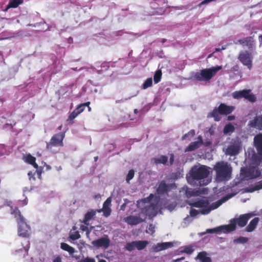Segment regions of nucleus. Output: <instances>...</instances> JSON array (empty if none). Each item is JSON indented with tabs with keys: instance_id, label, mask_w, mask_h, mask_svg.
<instances>
[{
	"instance_id": "obj_45",
	"label": "nucleus",
	"mask_w": 262,
	"mask_h": 262,
	"mask_svg": "<svg viewBox=\"0 0 262 262\" xmlns=\"http://www.w3.org/2000/svg\"><path fill=\"white\" fill-rule=\"evenodd\" d=\"M134 174L135 172L133 169H131L128 171L126 178V181L127 182H129V181L134 178Z\"/></svg>"
},
{
	"instance_id": "obj_37",
	"label": "nucleus",
	"mask_w": 262,
	"mask_h": 262,
	"mask_svg": "<svg viewBox=\"0 0 262 262\" xmlns=\"http://www.w3.org/2000/svg\"><path fill=\"white\" fill-rule=\"evenodd\" d=\"M162 75V73L161 70H158L156 71L154 76V81L155 83H158L161 81Z\"/></svg>"
},
{
	"instance_id": "obj_20",
	"label": "nucleus",
	"mask_w": 262,
	"mask_h": 262,
	"mask_svg": "<svg viewBox=\"0 0 262 262\" xmlns=\"http://www.w3.org/2000/svg\"><path fill=\"white\" fill-rule=\"evenodd\" d=\"M169 191L168 185L164 181H162L157 189V192L158 194L162 195L167 193Z\"/></svg>"
},
{
	"instance_id": "obj_63",
	"label": "nucleus",
	"mask_w": 262,
	"mask_h": 262,
	"mask_svg": "<svg viewBox=\"0 0 262 262\" xmlns=\"http://www.w3.org/2000/svg\"><path fill=\"white\" fill-rule=\"evenodd\" d=\"M27 243L28 244H27V246L25 247L26 250H28L29 248V247H30V246H29V244H29V241L27 242Z\"/></svg>"
},
{
	"instance_id": "obj_57",
	"label": "nucleus",
	"mask_w": 262,
	"mask_h": 262,
	"mask_svg": "<svg viewBox=\"0 0 262 262\" xmlns=\"http://www.w3.org/2000/svg\"><path fill=\"white\" fill-rule=\"evenodd\" d=\"M53 262H61V258L59 257L55 258Z\"/></svg>"
},
{
	"instance_id": "obj_26",
	"label": "nucleus",
	"mask_w": 262,
	"mask_h": 262,
	"mask_svg": "<svg viewBox=\"0 0 262 262\" xmlns=\"http://www.w3.org/2000/svg\"><path fill=\"white\" fill-rule=\"evenodd\" d=\"M209 202L207 200H199L194 202L192 206L196 208H207Z\"/></svg>"
},
{
	"instance_id": "obj_18",
	"label": "nucleus",
	"mask_w": 262,
	"mask_h": 262,
	"mask_svg": "<svg viewBox=\"0 0 262 262\" xmlns=\"http://www.w3.org/2000/svg\"><path fill=\"white\" fill-rule=\"evenodd\" d=\"M254 144L258 154L262 156V133L256 135L254 137Z\"/></svg>"
},
{
	"instance_id": "obj_10",
	"label": "nucleus",
	"mask_w": 262,
	"mask_h": 262,
	"mask_svg": "<svg viewBox=\"0 0 262 262\" xmlns=\"http://www.w3.org/2000/svg\"><path fill=\"white\" fill-rule=\"evenodd\" d=\"M241 174L244 179L248 180L259 177L261 172L254 167L249 168L244 167L241 169Z\"/></svg>"
},
{
	"instance_id": "obj_64",
	"label": "nucleus",
	"mask_w": 262,
	"mask_h": 262,
	"mask_svg": "<svg viewBox=\"0 0 262 262\" xmlns=\"http://www.w3.org/2000/svg\"><path fill=\"white\" fill-rule=\"evenodd\" d=\"M99 262H106V261L103 259H100Z\"/></svg>"
},
{
	"instance_id": "obj_48",
	"label": "nucleus",
	"mask_w": 262,
	"mask_h": 262,
	"mask_svg": "<svg viewBox=\"0 0 262 262\" xmlns=\"http://www.w3.org/2000/svg\"><path fill=\"white\" fill-rule=\"evenodd\" d=\"M194 250L190 246L186 247L182 251V252L186 253L188 254H191L193 252Z\"/></svg>"
},
{
	"instance_id": "obj_21",
	"label": "nucleus",
	"mask_w": 262,
	"mask_h": 262,
	"mask_svg": "<svg viewBox=\"0 0 262 262\" xmlns=\"http://www.w3.org/2000/svg\"><path fill=\"white\" fill-rule=\"evenodd\" d=\"M227 225H222L212 229H208L206 230V233H214L223 231L225 233H228Z\"/></svg>"
},
{
	"instance_id": "obj_53",
	"label": "nucleus",
	"mask_w": 262,
	"mask_h": 262,
	"mask_svg": "<svg viewBox=\"0 0 262 262\" xmlns=\"http://www.w3.org/2000/svg\"><path fill=\"white\" fill-rule=\"evenodd\" d=\"M209 183V181L208 180H204L203 183H201V182H200V184L201 186H204L207 185Z\"/></svg>"
},
{
	"instance_id": "obj_62",
	"label": "nucleus",
	"mask_w": 262,
	"mask_h": 262,
	"mask_svg": "<svg viewBox=\"0 0 262 262\" xmlns=\"http://www.w3.org/2000/svg\"><path fill=\"white\" fill-rule=\"evenodd\" d=\"M258 38H259L260 45H262V35H260L258 36Z\"/></svg>"
},
{
	"instance_id": "obj_60",
	"label": "nucleus",
	"mask_w": 262,
	"mask_h": 262,
	"mask_svg": "<svg viewBox=\"0 0 262 262\" xmlns=\"http://www.w3.org/2000/svg\"><path fill=\"white\" fill-rule=\"evenodd\" d=\"M125 207H126V204L124 203L120 207L121 210H124L125 208Z\"/></svg>"
},
{
	"instance_id": "obj_42",
	"label": "nucleus",
	"mask_w": 262,
	"mask_h": 262,
	"mask_svg": "<svg viewBox=\"0 0 262 262\" xmlns=\"http://www.w3.org/2000/svg\"><path fill=\"white\" fill-rule=\"evenodd\" d=\"M152 84V80L151 78H147L142 85V88L146 89L149 87H150Z\"/></svg>"
},
{
	"instance_id": "obj_55",
	"label": "nucleus",
	"mask_w": 262,
	"mask_h": 262,
	"mask_svg": "<svg viewBox=\"0 0 262 262\" xmlns=\"http://www.w3.org/2000/svg\"><path fill=\"white\" fill-rule=\"evenodd\" d=\"M176 206V205L171 204L168 206V209L169 210H172Z\"/></svg>"
},
{
	"instance_id": "obj_23",
	"label": "nucleus",
	"mask_w": 262,
	"mask_h": 262,
	"mask_svg": "<svg viewBox=\"0 0 262 262\" xmlns=\"http://www.w3.org/2000/svg\"><path fill=\"white\" fill-rule=\"evenodd\" d=\"M239 146L236 144L231 145L226 149L227 154L230 156H235L238 154Z\"/></svg>"
},
{
	"instance_id": "obj_44",
	"label": "nucleus",
	"mask_w": 262,
	"mask_h": 262,
	"mask_svg": "<svg viewBox=\"0 0 262 262\" xmlns=\"http://www.w3.org/2000/svg\"><path fill=\"white\" fill-rule=\"evenodd\" d=\"M81 237L80 234L78 231H76L70 235L69 237L71 239L75 241L80 238Z\"/></svg>"
},
{
	"instance_id": "obj_59",
	"label": "nucleus",
	"mask_w": 262,
	"mask_h": 262,
	"mask_svg": "<svg viewBox=\"0 0 262 262\" xmlns=\"http://www.w3.org/2000/svg\"><path fill=\"white\" fill-rule=\"evenodd\" d=\"M81 229L83 231H86V230H88L89 229L86 226H81Z\"/></svg>"
},
{
	"instance_id": "obj_6",
	"label": "nucleus",
	"mask_w": 262,
	"mask_h": 262,
	"mask_svg": "<svg viewBox=\"0 0 262 262\" xmlns=\"http://www.w3.org/2000/svg\"><path fill=\"white\" fill-rule=\"evenodd\" d=\"M232 106H228L224 103H221L218 107H215L210 113L209 116L214 118V121H219L221 119L220 115H227L231 114L234 110Z\"/></svg>"
},
{
	"instance_id": "obj_19",
	"label": "nucleus",
	"mask_w": 262,
	"mask_h": 262,
	"mask_svg": "<svg viewBox=\"0 0 262 262\" xmlns=\"http://www.w3.org/2000/svg\"><path fill=\"white\" fill-rule=\"evenodd\" d=\"M125 222L130 225H136L143 222L145 220L142 219L140 217L134 215H129L124 219Z\"/></svg>"
},
{
	"instance_id": "obj_50",
	"label": "nucleus",
	"mask_w": 262,
	"mask_h": 262,
	"mask_svg": "<svg viewBox=\"0 0 262 262\" xmlns=\"http://www.w3.org/2000/svg\"><path fill=\"white\" fill-rule=\"evenodd\" d=\"M199 211L195 209H191L190 210V215L192 217H194L199 214Z\"/></svg>"
},
{
	"instance_id": "obj_51",
	"label": "nucleus",
	"mask_w": 262,
	"mask_h": 262,
	"mask_svg": "<svg viewBox=\"0 0 262 262\" xmlns=\"http://www.w3.org/2000/svg\"><path fill=\"white\" fill-rule=\"evenodd\" d=\"M169 163L170 165H172L174 160V156L173 154H171L169 155Z\"/></svg>"
},
{
	"instance_id": "obj_35",
	"label": "nucleus",
	"mask_w": 262,
	"mask_h": 262,
	"mask_svg": "<svg viewBox=\"0 0 262 262\" xmlns=\"http://www.w3.org/2000/svg\"><path fill=\"white\" fill-rule=\"evenodd\" d=\"M90 104V102H86L84 103H82L78 106L74 110L79 115L85 109L86 106H89Z\"/></svg>"
},
{
	"instance_id": "obj_7",
	"label": "nucleus",
	"mask_w": 262,
	"mask_h": 262,
	"mask_svg": "<svg viewBox=\"0 0 262 262\" xmlns=\"http://www.w3.org/2000/svg\"><path fill=\"white\" fill-rule=\"evenodd\" d=\"M232 97L235 99L245 98L251 103H254L257 100L256 96L250 89L235 91L232 93Z\"/></svg>"
},
{
	"instance_id": "obj_22",
	"label": "nucleus",
	"mask_w": 262,
	"mask_h": 262,
	"mask_svg": "<svg viewBox=\"0 0 262 262\" xmlns=\"http://www.w3.org/2000/svg\"><path fill=\"white\" fill-rule=\"evenodd\" d=\"M195 259H198L199 262H212V260L210 257L207 256V253L205 251L199 252Z\"/></svg>"
},
{
	"instance_id": "obj_34",
	"label": "nucleus",
	"mask_w": 262,
	"mask_h": 262,
	"mask_svg": "<svg viewBox=\"0 0 262 262\" xmlns=\"http://www.w3.org/2000/svg\"><path fill=\"white\" fill-rule=\"evenodd\" d=\"M60 247L62 250L68 252L70 254H73L75 252V249L67 243H61Z\"/></svg>"
},
{
	"instance_id": "obj_25",
	"label": "nucleus",
	"mask_w": 262,
	"mask_h": 262,
	"mask_svg": "<svg viewBox=\"0 0 262 262\" xmlns=\"http://www.w3.org/2000/svg\"><path fill=\"white\" fill-rule=\"evenodd\" d=\"M96 214V211L94 210H91L88 211L85 215L83 221V223L86 225H89V221L93 219Z\"/></svg>"
},
{
	"instance_id": "obj_41",
	"label": "nucleus",
	"mask_w": 262,
	"mask_h": 262,
	"mask_svg": "<svg viewBox=\"0 0 262 262\" xmlns=\"http://www.w3.org/2000/svg\"><path fill=\"white\" fill-rule=\"evenodd\" d=\"M25 161L31 165L34 163V161H36V158L30 154H29L25 157Z\"/></svg>"
},
{
	"instance_id": "obj_1",
	"label": "nucleus",
	"mask_w": 262,
	"mask_h": 262,
	"mask_svg": "<svg viewBox=\"0 0 262 262\" xmlns=\"http://www.w3.org/2000/svg\"><path fill=\"white\" fill-rule=\"evenodd\" d=\"M213 169L215 171V180L217 182L227 181L231 178L232 167L227 162H216Z\"/></svg>"
},
{
	"instance_id": "obj_46",
	"label": "nucleus",
	"mask_w": 262,
	"mask_h": 262,
	"mask_svg": "<svg viewBox=\"0 0 262 262\" xmlns=\"http://www.w3.org/2000/svg\"><path fill=\"white\" fill-rule=\"evenodd\" d=\"M79 114L74 110L69 115L67 121H72L74 120Z\"/></svg>"
},
{
	"instance_id": "obj_32",
	"label": "nucleus",
	"mask_w": 262,
	"mask_h": 262,
	"mask_svg": "<svg viewBox=\"0 0 262 262\" xmlns=\"http://www.w3.org/2000/svg\"><path fill=\"white\" fill-rule=\"evenodd\" d=\"M136 248L138 250H142L144 249L149 244L147 241H135Z\"/></svg>"
},
{
	"instance_id": "obj_52",
	"label": "nucleus",
	"mask_w": 262,
	"mask_h": 262,
	"mask_svg": "<svg viewBox=\"0 0 262 262\" xmlns=\"http://www.w3.org/2000/svg\"><path fill=\"white\" fill-rule=\"evenodd\" d=\"M36 173H37V174L38 178L39 179H41V178L42 170H41V169H36Z\"/></svg>"
},
{
	"instance_id": "obj_13",
	"label": "nucleus",
	"mask_w": 262,
	"mask_h": 262,
	"mask_svg": "<svg viewBox=\"0 0 262 262\" xmlns=\"http://www.w3.org/2000/svg\"><path fill=\"white\" fill-rule=\"evenodd\" d=\"M248 126L250 128H256L259 130H261L262 115H256L253 119L249 121Z\"/></svg>"
},
{
	"instance_id": "obj_4",
	"label": "nucleus",
	"mask_w": 262,
	"mask_h": 262,
	"mask_svg": "<svg viewBox=\"0 0 262 262\" xmlns=\"http://www.w3.org/2000/svg\"><path fill=\"white\" fill-rule=\"evenodd\" d=\"M65 133L66 131L54 135L49 142L47 144V149L52 152L57 153L58 150H56L55 148L63 146V140L65 137Z\"/></svg>"
},
{
	"instance_id": "obj_12",
	"label": "nucleus",
	"mask_w": 262,
	"mask_h": 262,
	"mask_svg": "<svg viewBox=\"0 0 262 262\" xmlns=\"http://www.w3.org/2000/svg\"><path fill=\"white\" fill-rule=\"evenodd\" d=\"M167 0H155L154 2L151 3V6L156 10L157 14L161 15L164 13L167 8Z\"/></svg>"
},
{
	"instance_id": "obj_31",
	"label": "nucleus",
	"mask_w": 262,
	"mask_h": 262,
	"mask_svg": "<svg viewBox=\"0 0 262 262\" xmlns=\"http://www.w3.org/2000/svg\"><path fill=\"white\" fill-rule=\"evenodd\" d=\"M262 189V180L258 182L254 186L245 189V192L251 193Z\"/></svg>"
},
{
	"instance_id": "obj_56",
	"label": "nucleus",
	"mask_w": 262,
	"mask_h": 262,
	"mask_svg": "<svg viewBox=\"0 0 262 262\" xmlns=\"http://www.w3.org/2000/svg\"><path fill=\"white\" fill-rule=\"evenodd\" d=\"M198 140L196 141L197 142H201V144L202 145L203 144V141L202 137L201 136H199L198 137Z\"/></svg>"
},
{
	"instance_id": "obj_24",
	"label": "nucleus",
	"mask_w": 262,
	"mask_h": 262,
	"mask_svg": "<svg viewBox=\"0 0 262 262\" xmlns=\"http://www.w3.org/2000/svg\"><path fill=\"white\" fill-rule=\"evenodd\" d=\"M151 162L158 165L160 164L166 165L168 162V157L166 156H161L159 158H153L151 160Z\"/></svg>"
},
{
	"instance_id": "obj_39",
	"label": "nucleus",
	"mask_w": 262,
	"mask_h": 262,
	"mask_svg": "<svg viewBox=\"0 0 262 262\" xmlns=\"http://www.w3.org/2000/svg\"><path fill=\"white\" fill-rule=\"evenodd\" d=\"M136 248L135 241L127 243L125 246V249L128 251H132Z\"/></svg>"
},
{
	"instance_id": "obj_16",
	"label": "nucleus",
	"mask_w": 262,
	"mask_h": 262,
	"mask_svg": "<svg viewBox=\"0 0 262 262\" xmlns=\"http://www.w3.org/2000/svg\"><path fill=\"white\" fill-rule=\"evenodd\" d=\"M111 201V198L110 197L108 198L103 204L102 209L97 210V211L98 212H101V211H103V215L105 217H108V216H110L111 212V209L110 208Z\"/></svg>"
},
{
	"instance_id": "obj_3",
	"label": "nucleus",
	"mask_w": 262,
	"mask_h": 262,
	"mask_svg": "<svg viewBox=\"0 0 262 262\" xmlns=\"http://www.w3.org/2000/svg\"><path fill=\"white\" fill-rule=\"evenodd\" d=\"M210 167L202 165L193 166L189 172L190 177L192 180H201L207 178L210 173Z\"/></svg>"
},
{
	"instance_id": "obj_40",
	"label": "nucleus",
	"mask_w": 262,
	"mask_h": 262,
	"mask_svg": "<svg viewBox=\"0 0 262 262\" xmlns=\"http://www.w3.org/2000/svg\"><path fill=\"white\" fill-rule=\"evenodd\" d=\"M185 194L187 198H189L193 196L197 195L196 191L192 190V189L187 188L185 191Z\"/></svg>"
},
{
	"instance_id": "obj_5",
	"label": "nucleus",
	"mask_w": 262,
	"mask_h": 262,
	"mask_svg": "<svg viewBox=\"0 0 262 262\" xmlns=\"http://www.w3.org/2000/svg\"><path fill=\"white\" fill-rule=\"evenodd\" d=\"M253 216L252 213H247L241 215L238 218L230 220V224L227 225L228 231L231 232L236 229V225L243 227L246 225L248 220Z\"/></svg>"
},
{
	"instance_id": "obj_2",
	"label": "nucleus",
	"mask_w": 262,
	"mask_h": 262,
	"mask_svg": "<svg viewBox=\"0 0 262 262\" xmlns=\"http://www.w3.org/2000/svg\"><path fill=\"white\" fill-rule=\"evenodd\" d=\"M222 66H217L206 68L191 74V79L200 82H209L211 79L221 70Z\"/></svg>"
},
{
	"instance_id": "obj_47",
	"label": "nucleus",
	"mask_w": 262,
	"mask_h": 262,
	"mask_svg": "<svg viewBox=\"0 0 262 262\" xmlns=\"http://www.w3.org/2000/svg\"><path fill=\"white\" fill-rule=\"evenodd\" d=\"M211 210H212L209 205L207 208H203V209L200 210V212L202 214H207L209 213Z\"/></svg>"
},
{
	"instance_id": "obj_33",
	"label": "nucleus",
	"mask_w": 262,
	"mask_h": 262,
	"mask_svg": "<svg viewBox=\"0 0 262 262\" xmlns=\"http://www.w3.org/2000/svg\"><path fill=\"white\" fill-rule=\"evenodd\" d=\"M11 213L14 215V217L16 219L17 222L20 220H25L17 207H15L13 209Z\"/></svg>"
},
{
	"instance_id": "obj_54",
	"label": "nucleus",
	"mask_w": 262,
	"mask_h": 262,
	"mask_svg": "<svg viewBox=\"0 0 262 262\" xmlns=\"http://www.w3.org/2000/svg\"><path fill=\"white\" fill-rule=\"evenodd\" d=\"M28 174L29 176L30 179L32 178L34 180L35 179V178L34 177V173H33L32 171H29Z\"/></svg>"
},
{
	"instance_id": "obj_61",
	"label": "nucleus",
	"mask_w": 262,
	"mask_h": 262,
	"mask_svg": "<svg viewBox=\"0 0 262 262\" xmlns=\"http://www.w3.org/2000/svg\"><path fill=\"white\" fill-rule=\"evenodd\" d=\"M235 118V117L234 116H229L228 117V119L229 120H234Z\"/></svg>"
},
{
	"instance_id": "obj_27",
	"label": "nucleus",
	"mask_w": 262,
	"mask_h": 262,
	"mask_svg": "<svg viewBox=\"0 0 262 262\" xmlns=\"http://www.w3.org/2000/svg\"><path fill=\"white\" fill-rule=\"evenodd\" d=\"M259 222L258 217H255L252 220H251L249 224V225L246 227V231L247 232H250L253 231L257 226L258 223Z\"/></svg>"
},
{
	"instance_id": "obj_49",
	"label": "nucleus",
	"mask_w": 262,
	"mask_h": 262,
	"mask_svg": "<svg viewBox=\"0 0 262 262\" xmlns=\"http://www.w3.org/2000/svg\"><path fill=\"white\" fill-rule=\"evenodd\" d=\"M79 262H95V260L93 258L86 257V258L81 259Z\"/></svg>"
},
{
	"instance_id": "obj_11",
	"label": "nucleus",
	"mask_w": 262,
	"mask_h": 262,
	"mask_svg": "<svg viewBox=\"0 0 262 262\" xmlns=\"http://www.w3.org/2000/svg\"><path fill=\"white\" fill-rule=\"evenodd\" d=\"M18 235L25 238H29L30 236V227L27 224L25 219L17 221Z\"/></svg>"
},
{
	"instance_id": "obj_8",
	"label": "nucleus",
	"mask_w": 262,
	"mask_h": 262,
	"mask_svg": "<svg viewBox=\"0 0 262 262\" xmlns=\"http://www.w3.org/2000/svg\"><path fill=\"white\" fill-rule=\"evenodd\" d=\"M252 52L247 50L241 51L237 57L238 60L249 70L252 69L253 66V55Z\"/></svg>"
},
{
	"instance_id": "obj_17",
	"label": "nucleus",
	"mask_w": 262,
	"mask_h": 262,
	"mask_svg": "<svg viewBox=\"0 0 262 262\" xmlns=\"http://www.w3.org/2000/svg\"><path fill=\"white\" fill-rule=\"evenodd\" d=\"M238 192H236L235 193L229 194L224 197H223L221 200L213 203L210 206V208L211 210H214L216 208H217L219 207H220L223 203L227 201L228 199L230 198L233 197L235 195H236Z\"/></svg>"
},
{
	"instance_id": "obj_43",
	"label": "nucleus",
	"mask_w": 262,
	"mask_h": 262,
	"mask_svg": "<svg viewBox=\"0 0 262 262\" xmlns=\"http://www.w3.org/2000/svg\"><path fill=\"white\" fill-rule=\"evenodd\" d=\"M248 238L243 237V236H240V237H238L237 238L235 239L233 242L235 243L245 244V243H247L248 242Z\"/></svg>"
},
{
	"instance_id": "obj_38",
	"label": "nucleus",
	"mask_w": 262,
	"mask_h": 262,
	"mask_svg": "<svg viewBox=\"0 0 262 262\" xmlns=\"http://www.w3.org/2000/svg\"><path fill=\"white\" fill-rule=\"evenodd\" d=\"M195 135V130L194 129H191L187 134H185L182 138V140L188 139L190 140L191 138Z\"/></svg>"
},
{
	"instance_id": "obj_15",
	"label": "nucleus",
	"mask_w": 262,
	"mask_h": 262,
	"mask_svg": "<svg viewBox=\"0 0 262 262\" xmlns=\"http://www.w3.org/2000/svg\"><path fill=\"white\" fill-rule=\"evenodd\" d=\"M173 246L172 242H164L158 243L152 247V250L154 252H158L171 248Z\"/></svg>"
},
{
	"instance_id": "obj_14",
	"label": "nucleus",
	"mask_w": 262,
	"mask_h": 262,
	"mask_svg": "<svg viewBox=\"0 0 262 262\" xmlns=\"http://www.w3.org/2000/svg\"><path fill=\"white\" fill-rule=\"evenodd\" d=\"M92 244L97 248H103L107 249L110 245V240L107 236L101 237L92 242Z\"/></svg>"
},
{
	"instance_id": "obj_36",
	"label": "nucleus",
	"mask_w": 262,
	"mask_h": 262,
	"mask_svg": "<svg viewBox=\"0 0 262 262\" xmlns=\"http://www.w3.org/2000/svg\"><path fill=\"white\" fill-rule=\"evenodd\" d=\"M234 126L230 123L226 125L223 129L224 134H230L234 132Z\"/></svg>"
},
{
	"instance_id": "obj_29",
	"label": "nucleus",
	"mask_w": 262,
	"mask_h": 262,
	"mask_svg": "<svg viewBox=\"0 0 262 262\" xmlns=\"http://www.w3.org/2000/svg\"><path fill=\"white\" fill-rule=\"evenodd\" d=\"M23 2V0H10L9 4L7 6L4 11H7L9 9L11 8H17L19 5L22 4Z\"/></svg>"
},
{
	"instance_id": "obj_30",
	"label": "nucleus",
	"mask_w": 262,
	"mask_h": 262,
	"mask_svg": "<svg viewBox=\"0 0 262 262\" xmlns=\"http://www.w3.org/2000/svg\"><path fill=\"white\" fill-rule=\"evenodd\" d=\"M202 144L201 142H192L185 149V152L191 151L199 148Z\"/></svg>"
},
{
	"instance_id": "obj_9",
	"label": "nucleus",
	"mask_w": 262,
	"mask_h": 262,
	"mask_svg": "<svg viewBox=\"0 0 262 262\" xmlns=\"http://www.w3.org/2000/svg\"><path fill=\"white\" fill-rule=\"evenodd\" d=\"M235 45H240L243 47H247L248 51H253L256 48V42L254 36L250 35L243 37L234 41Z\"/></svg>"
},
{
	"instance_id": "obj_28",
	"label": "nucleus",
	"mask_w": 262,
	"mask_h": 262,
	"mask_svg": "<svg viewBox=\"0 0 262 262\" xmlns=\"http://www.w3.org/2000/svg\"><path fill=\"white\" fill-rule=\"evenodd\" d=\"M155 210V206L153 205L150 204L144 207L142 212L145 214L146 216H155L156 214H152V211Z\"/></svg>"
},
{
	"instance_id": "obj_58",
	"label": "nucleus",
	"mask_w": 262,
	"mask_h": 262,
	"mask_svg": "<svg viewBox=\"0 0 262 262\" xmlns=\"http://www.w3.org/2000/svg\"><path fill=\"white\" fill-rule=\"evenodd\" d=\"M31 165H33V167H34L35 168H36V169H38V164L36 163V161H34V163L33 164H32Z\"/></svg>"
}]
</instances>
